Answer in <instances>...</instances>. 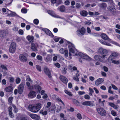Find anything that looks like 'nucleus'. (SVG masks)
Here are the masks:
<instances>
[{"instance_id": "f257e3e1", "label": "nucleus", "mask_w": 120, "mask_h": 120, "mask_svg": "<svg viewBox=\"0 0 120 120\" xmlns=\"http://www.w3.org/2000/svg\"><path fill=\"white\" fill-rule=\"evenodd\" d=\"M41 107V105L40 103L36 105L32 106L30 105L28 106L29 110L31 112L34 113L38 112L40 109Z\"/></svg>"}, {"instance_id": "f03ea898", "label": "nucleus", "mask_w": 120, "mask_h": 120, "mask_svg": "<svg viewBox=\"0 0 120 120\" xmlns=\"http://www.w3.org/2000/svg\"><path fill=\"white\" fill-rule=\"evenodd\" d=\"M26 85L28 88L30 90L33 89V90H38L39 92H40L42 89L41 87L38 85H35L33 87L31 86L30 85V83L28 82H26Z\"/></svg>"}, {"instance_id": "7ed1b4c3", "label": "nucleus", "mask_w": 120, "mask_h": 120, "mask_svg": "<svg viewBox=\"0 0 120 120\" xmlns=\"http://www.w3.org/2000/svg\"><path fill=\"white\" fill-rule=\"evenodd\" d=\"M101 37L102 39L105 40H108L112 43L120 47V45H119L118 43L113 41L112 40L110 39L106 34L104 33L102 34L101 35Z\"/></svg>"}, {"instance_id": "20e7f679", "label": "nucleus", "mask_w": 120, "mask_h": 120, "mask_svg": "<svg viewBox=\"0 0 120 120\" xmlns=\"http://www.w3.org/2000/svg\"><path fill=\"white\" fill-rule=\"evenodd\" d=\"M99 52L101 54L102 57L104 59L105 58L108 53L106 49H103L102 48H100L99 50Z\"/></svg>"}, {"instance_id": "39448f33", "label": "nucleus", "mask_w": 120, "mask_h": 120, "mask_svg": "<svg viewBox=\"0 0 120 120\" xmlns=\"http://www.w3.org/2000/svg\"><path fill=\"white\" fill-rule=\"evenodd\" d=\"M86 30L84 27H82L81 29L78 30L76 31L77 35L79 36H81L84 34Z\"/></svg>"}, {"instance_id": "423d86ee", "label": "nucleus", "mask_w": 120, "mask_h": 120, "mask_svg": "<svg viewBox=\"0 0 120 120\" xmlns=\"http://www.w3.org/2000/svg\"><path fill=\"white\" fill-rule=\"evenodd\" d=\"M97 111L98 113L101 116H105L106 115V110L103 108H98L97 109Z\"/></svg>"}, {"instance_id": "0eeeda50", "label": "nucleus", "mask_w": 120, "mask_h": 120, "mask_svg": "<svg viewBox=\"0 0 120 120\" xmlns=\"http://www.w3.org/2000/svg\"><path fill=\"white\" fill-rule=\"evenodd\" d=\"M16 48V44L15 42H13L10 45L9 49V51L11 53H13L15 52Z\"/></svg>"}, {"instance_id": "6e6552de", "label": "nucleus", "mask_w": 120, "mask_h": 120, "mask_svg": "<svg viewBox=\"0 0 120 120\" xmlns=\"http://www.w3.org/2000/svg\"><path fill=\"white\" fill-rule=\"evenodd\" d=\"M78 55L82 58L87 60H90L91 59V58L89 56L84 54L82 52L79 53H78Z\"/></svg>"}, {"instance_id": "1a4fd4ad", "label": "nucleus", "mask_w": 120, "mask_h": 120, "mask_svg": "<svg viewBox=\"0 0 120 120\" xmlns=\"http://www.w3.org/2000/svg\"><path fill=\"white\" fill-rule=\"evenodd\" d=\"M24 83L22 82L19 86L18 92L19 94H21L23 92L24 88Z\"/></svg>"}, {"instance_id": "9d476101", "label": "nucleus", "mask_w": 120, "mask_h": 120, "mask_svg": "<svg viewBox=\"0 0 120 120\" xmlns=\"http://www.w3.org/2000/svg\"><path fill=\"white\" fill-rule=\"evenodd\" d=\"M82 104L84 105H87L90 106H93L94 105L93 102L90 101H85L83 102Z\"/></svg>"}, {"instance_id": "9b49d317", "label": "nucleus", "mask_w": 120, "mask_h": 120, "mask_svg": "<svg viewBox=\"0 0 120 120\" xmlns=\"http://www.w3.org/2000/svg\"><path fill=\"white\" fill-rule=\"evenodd\" d=\"M8 34V31L7 30H2L0 32V36L1 37H5Z\"/></svg>"}, {"instance_id": "f8f14e48", "label": "nucleus", "mask_w": 120, "mask_h": 120, "mask_svg": "<svg viewBox=\"0 0 120 120\" xmlns=\"http://www.w3.org/2000/svg\"><path fill=\"white\" fill-rule=\"evenodd\" d=\"M42 30L45 31V33L47 35H49L52 37H53L54 36L52 33L48 29L46 28H44Z\"/></svg>"}, {"instance_id": "ddd939ff", "label": "nucleus", "mask_w": 120, "mask_h": 120, "mask_svg": "<svg viewBox=\"0 0 120 120\" xmlns=\"http://www.w3.org/2000/svg\"><path fill=\"white\" fill-rule=\"evenodd\" d=\"M48 12L49 14L50 15L53 17L57 18H60L62 19H64V18H61L59 17V16L56 15L53 11L51 10H49L48 11Z\"/></svg>"}, {"instance_id": "4468645a", "label": "nucleus", "mask_w": 120, "mask_h": 120, "mask_svg": "<svg viewBox=\"0 0 120 120\" xmlns=\"http://www.w3.org/2000/svg\"><path fill=\"white\" fill-rule=\"evenodd\" d=\"M109 10L111 13L113 15H115L116 14L118 13V11H116L115 8L113 7H109Z\"/></svg>"}, {"instance_id": "2eb2a0df", "label": "nucleus", "mask_w": 120, "mask_h": 120, "mask_svg": "<svg viewBox=\"0 0 120 120\" xmlns=\"http://www.w3.org/2000/svg\"><path fill=\"white\" fill-rule=\"evenodd\" d=\"M118 55V54L117 52H114L112 53L108 59V61H109L110 60H112V58L114 59Z\"/></svg>"}, {"instance_id": "dca6fc26", "label": "nucleus", "mask_w": 120, "mask_h": 120, "mask_svg": "<svg viewBox=\"0 0 120 120\" xmlns=\"http://www.w3.org/2000/svg\"><path fill=\"white\" fill-rule=\"evenodd\" d=\"M19 58L20 60L22 62H25L27 60L26 57L22 54H20L19 56Z\"/></svg>"}, {"instance_id": "f3484780", "label": "nucleus", "mask_w": 120, "mask_h": 120, "mask_svg": "<svg viewBox=\"0 0 120 120\" xmlns=\"http://www.w3.org/2000/svg\"><path fill=\"white\" fill-rule=\"evenodd\" d=\"M104 79L103 78H100L95 81V85L97 86H98L99 85L102 83L104 81Z\"/></svg>"}, {"instance_id": "a211bd4d", "label": "nucleus", "mask_w": 120, "mask_h": 120, "mask_svg": "<svg viewBox=\"0 0 120 120\" xmlns=\"http://www.w3.org/2000/svg\"><path fill=\"white\" fill-rule=\"evenodd\" d=\"M52 55L48 54L45 59V60L46 62H51L52 60Z\"/></svg>"}, {"instance_id": "6ab92c4d", "label": "nucleus", "mask_w": 120, "mask_h": 120, "mask_svg": "<svg viewBox=\"0 0 120 120\" xmlns=\"http://www.w3.org/2000/svg\"><path fill=\"white\" fill-rule=\"evenodd\" d=\"M44 71L45 73L47 75L49 78L51 77V73L48 68L46 67H45L44 68Z\"/></svg>"}, {"instance_id": "aec40b11", "label": "nucleus", "mask_w": 120, "mask_h": 120, "mask_svg": "<svg viewBox=\"0 0 120 120\" xmlns=\"http://www.w3.org/2000/svg\"><path fill=\"white\" fill-rule=\"evenodd\" d=\"M102 56H99L96 55L94 56V58L97 60H98L101 62H103L104 61V59L102 58Z\"/></svg>"}, {"instance_id": "412c9836", "label": "nucleus", "mask_w": 120, "mask_h": 120, "mask_svg": "<svg viewBox=\"0 0 120 120\" xmlns=\"http://www.w3.org/2000/svg\"><path fill=\"white\" fill-rule=\"evenodd\" d=\"M12 109L11 106H10L8 108V111L9 116L11 118H13L14 117V115L12 112Z\"/></svg>"}, {"instance_id": "4be33fe9", "label": "nucleus", "mask_w": 120, "mask_h": 120, "mask_svg": "<svg viewBox=\"0 0 120 120\" xmlns=\"http://www.w3.org/2000/svg\"><path fill=\"white\" fill-rule=\"evenodd\" d=\"M60 78L61 80L64 83H67L68 80L65 76L63 75H61L60 77Z\"/></svg>"}, {"instance_id": "5701e85b", "label": "nucleus", "mask_w": 120, "mask_h": 120, "mask_svg": "<svg viewBox=\"0 0 120 120\" xmlns=\"http://www.w3.org/2000/svg\"><path fill=\"white\" fill-rule=\"evenodd\" d=\"M36 92L34 91H30L29 94V96L30 98H33L35 97L36 95Z\"/></svg>"}, {"instance_id": "b1692460", "label": "nucleus", "mask_w": 120, "mask_h": 120, "mask_svg": "<svg viewBox=\"0 0 120 120\" xmlns=\"http://www.w3.org/2000/svg\"><path fill=\"white\" fill-rule=\"evenodd\" d=\"M28 114L29 115L32 119H35L36 118H39V117L37 115L34 114H30L28 112Z\"/></svg>"}, {"instance_id": "393cba45", "label": "nucleus", "mask_w": 120, "mask_h": 120, "mask_svg": "<svg viewBox=\"0 0 120 120\" xmlns=\"http://www.w3.org/2000/svg\"><path fill=\"white\" fill-rule=\"evenodd\" d=\"M52 3L54 4L56 3L58 5L62 3L61 0H51Z\"/></svg>"}, {"instance_id": "a878e982", "label": "nucleus", "mask_w": 120, "mask_h": 120, "mask_svg": "<svg viewBox=\"0 0 120 120\" xmlns=\"http://www.w3.org/2000/svg\"><path fill=\"white\" fill-rule=\"evenodd\" d=\"M31 49L33 51H37L38 49L37 47L35 44L33 43H32L31 45Z\"/></svg>"}, {"instance_id": "bb28decb", "label": "nucleus", "mask_w": 120, "mask_h": 120, "mask_svg": "<svg viewBox=\"0 0 120 120\" xmlns=\"http://www.w3.org/2000/svg\"><path fill=\"white\" fill-rule=\"evenodd\" d=\"M98 6L101 8L103 9H105L107 7V5L105 3H102L99 4Z\"/></svg>"}, {"instance_id": "cd10ccee", "label": "nucleus", "mask_w": 120, "mask_h": 120, "mask_svg": "<svg viewBox=\"0 0 120 120\" xmlns=\"http://www.w3.org/2000/svg\"><path fill=\"white\" fill-rule=\"evenodd\" d=\"M5 90L6 92H11L13 90V88L11 86H8L5 88Z\"/></svg>"}, {"instance_id": "c85d7f7f", "label": "nucleus", "mask_w": 120, "mask_h": 120, "mask_svg": "<svg viewBox=\"0 0 120 120\" xmlns=\"http://www.w3.org/2000/svg\"><path fill=\"white\" fill-rule=\"evenodd\" d=\"M26 38L28 40L29 42L32 43L33 42L34 39V37L33 36L28 35L27 37Z\"/></svg>"}, {"instance_id": "c756f323", "label": "nucleus", "mask_w": 120, "mask_h": 120, "mask_svg": "<svg viewBox=\"0 0 120 120\" xmlns=\"http://www.w3.org/2000/svg\"><path fill=\"white\" fill-rule=\"evenodd\" d=\"M88 14L87 12L85 10L81 11L80 12V14L82 16L85 17L87 16Z\"/></svg>"}, {"instance_id": "7c9ffc66", "label": "nucleus", "mask_w": 120, "mask_h": 120, "mask_svg": "<svg viewBox=\"0 0 120 120\" xmlns=\"http://www.w3.org/2000/svg\"><path fill=\"white\" fill-rule=\"evenodd\" d=\"M55 107L54 106H51L49 109V111L51 113H54L55 111Z\"/></svg>"}, {"instance_id": "2f4dec72", "label": "nucleus", "mask_w": 120, "mask_h": 120, "mask_svg": "<svg viewBox=\"0 0 120 120\" xmlns=\"http://www.w3.org/2000/svg\"><path fill=\"white\" fill-rule=\"evenodd\" d=\"M109 105L112 107L113 108L115 109H118V106L117 105H116L113 103L112 102L109 103Z\"/></svg>"}, {"instance_id": "473e14b6", "label": "nucleus", "mask_w": 120, "mask_h": 120, "mask_svg": "<svg viewBox=\"0 0 120 120\" xmlns=\"http://www.w3.org/2000/svg\"><path fill=\"white\" fill-rule=\"evenodd\" d=\"M58 9L60 11L62 12H64L65 10V7L64 6H62L58 7Z\"/></svg>"}, {"instance_id": "72a5a7b5", "label": "nucleus", "mask_w": 120, "mask_h": 120, "mask_svg": "<svg viewBox=\"0 0 120 120\" xmlns=\"http://www.w3.org/2000/svg\"><path fill=\"white\" fill-rule=\"evenodd\" d=\"M99 41L101 42V43L104 45L109 46H111V44L110 43H108L105 41H103V40H99Z\"/></svg>"}, {"instance_id": "f704fd0d", "label": "nucleus", "mask_w": 120, "mask_h": 120, "mask_svg": "<svg viewBox=\"0 0 120 120\" xmlns=\"http://www.w3.org/2000/svg\"><path fill=\"white\" fill-rule=\"evenodd\" d=\"M67 45H68L69 49L73 47H74V45L70 42L67 41Z\"/></svg>"}, {"instance_id": "c9c22d12", "label": "nucleus", "mask_w": 120, "mask_h": 120, "mask_svg": "<svg viewBox=\"0 0 120 120\" xmlns=\"http://www.w3.org/2000/svg\"><path fill=\"white\" fill-rule=\"evenodd\" d=\"M40 113L41 114H42L43 115H45L47 114V112L46 111H43L42 110H41L40 111Z\"/></svg>"}, {"instance_id": "e433bc0d", "label": "nucleus", "mask_w": 120, "mask_h": 120, "mask_svg": "<svg viewBox=\"0 0 120 120\" xmlns=\"http://www.w3.org/2000/svg\"><path fill=\"white\" fill-rule=\"evenodd\" d=\"M13 99V97H10L8 99V101L9 103L11 104L12 103V101Z\"/></svg>"}, {"instance_id": "4c0bfd02", "label": "nucleus", "mask_w": 120, "mask_h": 120, "mask_svg": "<svg viewBox=\"0 0 120 120\" xmlns=\"http://www.w3.org/2000/svg\"><path fill=\"white\" fill-rule=\"evenodd\" d=\"M8 80L9 81L11 82H13L14 81V78L12 77H9L8 78Z\"/></svg>"}, {"instance_id": "58836bf2", "label": "nucleus", "mask_w": 120, "mask_h": 120, "mask_svg": "<svg viewBox=\"0 0 120 120\" xmlns=\"http://www.w3.org/2000/svg\"><path fill=\"white\" fill-rule=\"evenodd\" d=\"M64 92L65 93L68 95L70 96H72V94L70 92L68 91L67 90H64Z\"/></svg>"}, {"instance_id": "ea45409f", "label": "nucleus", "mask_w": 120, "mask_h": 120, "mask_svg": "<svg viewBox=\"0 0 120 120\" xmlns=\"http://www.w3.org/2000/svg\"><path fill=\"white\" fill-rule=\"evenodd\" d=\"M73 101L75 104L77 105H79V102L78 101L75 99L73 100Z\"/></svg>"}, {"instance_id": "a19ab883", "label": "nucleus", "mask_w": 120, "mask_h": 120, "mask_svg": "<svg viewBox=\"0 0 120 120\" xmlns=\"http://www.w3.org/2000/svg\"><path fill=\"white\" fill-rule=\"evenodd\" d=\"M67 69L66 68H63L62 70V73L63 74H66L67 71Z\"/></svg>"}, {"instance_id": "79ce46f5", "label": "nucleus", "mask_w": 120, "mask_h": 120, "mask_svg": "<svg viewBox=\"0 0 120 120\" xmlns=\"http://www.w3.org/2000/svg\"><path fill=\"white\" fill-rule=\"evenodd\" d=\"M9 11H10L11 13V15L12 17H13L15 16H17L18 17H19V16L17 15L16 13L14 12H12V11H10V10H8Z\"/></svg>"}, {"instance_id": "37998d69", "label": "nucleus", "mask_w": 120, "mask_h": 120, "mask_svg": "<svg viewBox=\"0 0 120 120\" xmlns=\"http://www.w3.org/2000/svg\"><path fill=\"white\" fill-rule=\"evenodd\" d=\"M39 22L38 20L37 19H35L33 21L35 25H37L38 24Z\"/></svg>"}, {"instance_id": "c03bdc74", "label": "nucleus", "mask_w": 120, "mask_h": 120, "mask_svg": "<svg viewBox=\"0 0 120 120\" xmlns=\"http://www.w3.org/2000/svg\"><path fill=\"white\" fill-rule=\"evenodd\" d=\"M36 68L39 71L41 72V68L40 66L38 65H37Z\"/></svg>"}, {"instance_id": "a18cd8bd", "label": "nucleus", "mask_w": 120, "mask_h": 120, "mask_svg": "<svg viewBox=\"0 0 120 120\" xmlns=\"http://www.w3.org/2000/svg\"><path fill=\"white\" fill-rule=\"evenodd\" d=\"M111 112V114L113 116H117V114L113 110H112Z\"/></svg>"}, {"instance_id": "49530a36", "label": "nucleus", "mask_w": 120, "mask_h": 120, "mask_svg": "<svg viewBox=\"0 0 120 120\" xmlns=\"http://www.w3.org/2000/svg\"><path fill=\"white\" fill-rule=\"evenodd\" d=\"M37 59L39 60L42 61V57L39 55H38L36 57Z\"/></svg>"}, {"instance_id": "de8ad7c7", "label": "nucleus", "mask_w": 120, "mask_h": 120, "mask_svg": "<svg viewBox=\"0 0 120 120\" xmlns=\"http://www.w3.org/2000/svg\"><path fill=\"white\" fill-rule=\"evenodd\" d=\"M112 63L115 64H119L120 63V61H117L113 60L112 61Z\"/></svg>"}, {"instance_id": "09e8293b", "label": "nucleus", "mask_w": 120, "mask_h": 120, "mask_svg": "<svg viewBox=\"0 0 120 120\" xmlns=\"http://www.w3.org/2000/svg\"><path fill=\"white\" fill-rule=\"evenodd\" d=\"M77 116L79 120H81L82 118V117L81 114L79 113H78L77 114Z\"/></svg>"}, {"instance_id": "8fccbe9b", "label": "nucleus", "mask_w": 120, "mask_h": 120, "mask_svg": "<svg viewBox=\"0 0 120 120\" xmlns=\"http://www.w3.org/2000/svg\"><path fill=\"white\" fill-rule=\"evenodd\" d=\"M0 67L1 68L3 69H4L5 70H7V68L4 65H1L0 66Z\"/></svg>"}, {"instance_id": "3c124183", "label": "nucleus", "mask_w": 120, "mask_h": 120, "mask_svg": "<svg viewBox=\"0 0 120 120\" xmlns=\"http://www.w3.org/2000/svg\"><path fill=\"white\" fill-rule=\"evenodd\" d=\"M27 10L25 8H22L21 10V12L24 13H26L27 12Z\"/></svg>"}, {"instance_id": "603ef678", "label": "nucleus", "mask_w": 120, "mask_h": 120, "mask_svg": "<svg viewBox=\"0 0 120 120\" xmlns=\"http://www.w3.org/2000/svg\"><path fill=\"white\" fill-rule=\"evenodd\" d=\"M55 54H53V56H54L52 58L53 60L54 61H56L57 59V56L55 55Z\"/></svg>"}, {"instance_id": "864d4df0", "label": "nucleus", "mask_w": 120, "mask_h": 120, "mask_svg": "<svg viewBox=\"0 0 120 120\" xmlns=\"http://www.w3.org/2000/svg\"><path fill=\"white\" fill-rule=\"evenodd\" d=\"M21 81V79H20L18 77L17 78L16 80V84H18Z\"/></svg>"}, {"instance_id": "5fc2aeb1", "label": "nucleus", "mask_w": 120, "mask_h": 120, "mask_svg": "<svg viewBox=\"0 0 120 120\" xmlns=\"http://www.w3.org/2000/svg\"><path fill=\"white\" fill-rule=\"evenodd\" d=\"M84 98L85 99L87 100H89L90 98V96L87 94L85 95L84 96Z\"/></svg>"}, {"instance_id": "6e6d98bb", "label": "nucleus", "mask_w": 120, "mask_h": 120, "mask_svg": "<svg viewBox=\"0 0 120 120\" xmlns=\"http://www.w3.org/2000/svg\"><path fill=\"white\" fill-rule=\"evenodd\" d=\"M75 48L74 47H72L71 48L69 49L70 52H71L73 53H74L75 52L74 49Z\"/></svg>"}, {"instance_id": "4d7b16f0", "label": "nucleus", "mask_w": 120, "mask_h": 120, "mask_svg": "<svg viewBox=\"0 0 120 120\" xmlns=\"http://www.w3.org/2000/svg\"><path fill=\"white\" fill-rule=\"evenodd\" d=\"M26 81H29L30 82H32V81L31 80V79L30 78V76L29 75H27L26 76Z\"/></svg>"}, {"instance_id": "13d9d810", "label": "nucleus", "mask_w": 120, "mask_h": 120, "mask_svg": "<svg viewBox=\"0 0 120 120\" xmlns=\"http://www.w3.org/2000/svg\"><path fill=\"white\" fill-rule=\"evenodd\" d=\"M64 53V56L66 57H67L68 56V51L67 50H65Z\"/></svg>"}, {"instance_id": "bf43d9fd", "label": "nucleus", "mask_w": 120, "mask_h": 120, "mask_svg": "<svg viewBox=\"0 0 120 120\" xmlns=\"http://www.w3.org/2000/svg\"><path fill=\"white\" fill-rule=\"evenodd\" d=\"M65 50L63 48H61L59 50V52L61 54H64V53Z\"/></svg>"}, {"instance_id": "052dcab7", "label": "nucleus", "mask_w": 120, "mask_h": 120, "mask_svg": "<svg viewBox=\"0 0 120 120\" xmlns=\"http://www.w3.org/2000/svg\"><path fill=\"white\" fill-rule=\"evenodd\" d=\"M19 33L20 35H23V31L22 30L20 29L19 31Z\"/></svg>"}, {"instance_id": "680f3d73", "label": "nucleus", "mask_w": 120, "mask_h": 120, "mask_svg": "<svg viewBox=\"0 0 120 120\" xmlns=\"http://www.w3.org/2000/svg\"><path fill=\"white\" fill-rule=\"evenodd\" d=\"M84 23L86 25H90L91 24V22L88 21H86Z\"/></svg>"}, {"instance_id": "e2e57ef3", "label": "nucleus", "mask_w": 120, "mask_h": 120, "mask_svg": "<svg viewBox=\"0 0 120 120\" xmlns=\"http://www.w3.org/2000/svg\"><path fill=\"white\" fill-rule=\"evenodd\" d=\"M103 69L104 71L106 72H107L108 70V68L105 66L103 67Z\"/></svg>"}, {"instance_id": "0e129e2a", "label": "nucleus", "mask_w": 120, "mask_h": 120, "mask_svg": "<svg viewBox=\"0 0 120 120\" xmlns=\"http://www.w3.org/2000/svg\"><path fill=\"white\" fill-rule=\"evenodd\" d=\"M100 88L103 90H105L106 89V87L104 85L101 86L100 87Z\"/></svg>"}, {"instance_id": "69168bd1", "label": "nucleus", "mask_w": 120, "mask_h": 120, "mask_svg": "<svg viewBox=\"0 0 120 120\" xmlns=\"http://www.w3.org/2000/svg\"><path fill=\"white\" fill-rule=\"evenodd\" d=\"M73 79L74 80L77 81H79V78L77 77H73Z\"/></svg>"}, {"instance_id": "338daca9", "label": "nucleus", "mask_w": 120, "mask_h": 120, "mask_svg": "<svg viewBox=\"0 0 120 120\" xmlns=\"http://www.w3.org/2000/svg\"><path fill=\"white\" fill-rule=\"evenodd\" d=\"M55 66L58 68H60V64L58 63H56L55 64Z\"/></svg>"}, {"instance_id": "774afa93", "label": "nucleus", "mask_w": 120, "mask_h": 120, "mask_svg": "<svg viewBox=\"0 0 120 120\" xmlns=\"http://www.w3.org/2000/svg\"><path fill=\"white\" fill-rule=\"evenodd\" d=\"M64 4L66 5H68L70 4V2L69 0H67L64 2Z\"/></svg>"}]
</instances>
